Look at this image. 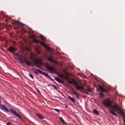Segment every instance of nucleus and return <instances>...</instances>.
<instances>
[{"label": "nucleus", "mask_w": 125, "mask_h": 125, "mask_svg": "<svg viewBox=\"0 0 125 125\" xmlns=\"http://www.w3.org/2000/svg\"><path fill=\"white\" fill-rule=\"evenodd\" d=\"M40 37L43 41H45L46 40V39L45 37L42 35H40Z\"/></svg>", "instance_id": "15"}, {"label": "nucleus", "mask_w": 125, "mask_h": 125, "mask_svg": "<svg viewBox=\"0 0 125 125\" xmlns=\"http://www.w3.org/2000/svg\"><path fill=\"white\" fill-rule=\"evenodd\" d=\"M11 124V123L10 122H9L7 123V125H10Z\"/></svg>", "instance_id": "35"}, {"label": "nucleus", "mask_w": 125, "mask_h": 125, "mask_svg": "<svg viewBox=\"0 0 125 125\" xmlns=\"http://www.w3.org/2000/svg\"><path fill=\"white\" fill-rule=\"evenodd\" d=\"M112 101L109 99L107 98L104 101L103 104L104 107H108L110 109L109 112L111 114L118 117L116 114L111 109H113L114 110H116L117 108L118 107V104L116 103H115L113 105H112Z\"/></svg>", "instance_id": "1"}, {"label": "nucleus", "mask_w": 125, "mask_h": 125, "mask_svg": "<svg viewBox=\"0 0 125 125\" xmlns=\"http://www.w3.org/2000/svg\"><path fill=\"white\" fill-rule=\"evenodd\" d=\"M63 77L65 78V79L66 80H67L69 79V77L67 76H65V75Z\"/></svg>", "instance_id": "24"}, {"label": "nucleus", "mask_w": 125, "mask_h": 125, "mask_svg": "<svg viewBox=\"0 0 125 125\" xmlns=\"http://www.w3.org/2000/svg\"><path fill=\"white\" fill-rule=\"evenodd\" d=\"M52 87H54V88L56 90H57V87L55 86L54 85H53V84H52Z\"/></svg>", "instance_id": "28"}, {"label": "nucleus", "mask_w": 125, "mask_h": 125, "mask_svg": "<svg viewBox=\"0 0 125 125\" xmlns=\"http://www.w3.org/2000/svg\"><path fill=\"white\" fill-rule=\"evenodd\" d=\"M65 74L67 75H68V76H70L71 75H70V73H67V72H66L65 73Z\"/></svg>", "instance_id": "29"}, {"label": "nucleus", "mask_w": 125, "mask_h": 125, "mask_svg": "<svg viewBox=\"0 0 125 125\" xmlns=\"http://www.w3.org/2000/svg\"><path fill=\"white\" fill-rule=\"evenodd\" d=\"M15 55L17 57V59L22 63H25L28 66H33L34 65V63L26 60L25 58L22 56H21L17 53H16L15 54Z\"/></svg>", "instance_id": "3"}, {"label": "nucleus", "mask_w": 125, "mask_h": 125, "mask_svg": "<svg viewBox=\"0 0 125 125\" xmlns=\"http://www.w3.org/2000/svg\"><path fill=\"white\" fill-rule=\"evenodd\" d=\"M36 49L37 50V51H38V52L39 53H40V52L39 49L38 48L36 47Z\"/></svg>", "instance_id": "26"}, {"label": "nucleus", "mask_w": 125, "mask_h": 125, "mask_svg": "<svg viewBox=\"0 0 125 125\" xmlns=\"http://www.w3.org/2000/svg\"><path fill=\"white\" fill-rule=\"evenodd\" d=\"M15 23L17 25V27H19V25L22 26L23 25L22 23L19 22L18 21H16L15 22Z\"/></svg>", "instance_id": "13"}, {"label": "nucleus", "mask_w": 125, "mask_h": 125, "mask_svg": "<svg viewBox=\"0 0 125 125\" xmlns=\"http://www.w3.org/2000/svg\"><path fill=\"white\" fill-rule=\"evenodd\" d=\"M12 118V117H9V118Z\"/></svg>", "instance_id": "39"}, {"label": "nucleus", "mask_w": 125, "mask_h": 125, "mask_svg": "<svg viewBox=\"0 0 125 125\" xmlns=\"http://www.w3.org/2000/svg\"><path fill=\"white\" fill-rule=\"evenodd\" d=\"M59 118L60 119V120L63 123H65V122L64 120L62 119L61 117H60Z\"/></svg>", "instance_id": "23"}, {"label": "nucleus", "mask_w": 125, "mask_h": 125, "mask_svg": "<svg viewBox=\"0 0 125 125\" xmlns=\"http://www.w3.org/2000/svg\"><path fill=\"white\" fill-rule=\"evenodd\" d=\"M44 75H45L48 77L51 81H53V82H54V80L52 78H51L50 76L48 75L47 74L45 73Z\"/></svg>", "instance_id": "17"}, {"label": "nucleus", "mask_w": 125, "mask_h": 125, "mask_svg": "<svg viewBox=\"0 0 125 125\" xmlns=\"http://www.w3.org/2000/svg\"><path fill=\"white\" fill-rule=\"evenodd\" d=\"M86 90L88 92H91V89H86Z\"/></svg>", "instance_id": "31"}, {"label": "nucleus", "mask_w": 125, "mask_h": 125, "mask_svg": "<svg viewBox=\"0 0 125 125\" xmlns=\"http://www.w3.org/2000/svg\"><path fill=\"white\" fill-rule=\"evenodd\" d=\"M64 76V75H62V74L58 75V76L59 77H63Z\"/></svg>", "instance_id": "27"}, {"label": "nucleus", "mask_w": 125, "mask_h": 125, "mask_svg": "<svg viewBox=\"0 0 125 125\" xmlns=\"http://www.w3.org/2000/svg\"><path fill=\"white\" fill-rule=\"evenodd\" d=\"M34 72L35 73L37 74H39V73H38V72H39L41 74L43 75L45 73V72H43L42 71L38 69H36Z\"/></svg>", "instance_id": "9"}, {"label": "nucleus", "mask_w": 125, "mask_h": 125, "mask_svg": "<svg viewBox=\"0 0 125 125\" xmlns=\"http://www.w3.org/2000/svg\"><path fill=\"white\" fill-rule=\"evenodd\" d=\"M67 82L69 83L73 84L75 86V87L78 90H83L84 89V84L79 83L73 79H71L67 81Z\"/></svg>", "instance_id": "2"}, {"label": "nucleus", "mask_w": 125, "mask_h": 125, "mask_svg": "<svg viewBox=\"0 0 125 125\" xmlns=\"http://www.w3.org/2000/svg\"><path fill=\"white\" fill-rule=\"evenodd\" d=\"M47 59L50 61L52 62H54V61L53 59V58L51 57H48L47 58Z\"/></svg>", "instance_id": "20"}, {"label": "nucleus", "mask_w": 125, "mask_h": 125, "mask_svg": "<svg viewBox=\"0 0 125 125\" xmlns=\"http://www.w3.org/2000/svg\"><path fill=\"white\" fill-rule=\"evenodd\" d=\"M0 108L2 110L8 113L10 112L9 109L3 104H0Z\"/></svg>", "instance_id": "7"}, {"label": "nucleus", "mask_w": 125, "mask_h": 125, "mask_svg": "<svg viewBox=\"0 0 125 125\" xmlns=\"http://www.w3.org/2000/svg\"><path fill=\"white\" fill-rule=\"evenodd\" d=\"M84 93H85L86 95H88L89 94V93H88L85 91H84Z\"/></svg>", "instance_id": "32"}, {"label": "nucleus", "mask_w": 125, "mask_h": 125, "mask_svg": "<svg viewBox=\"0 0 125 125\" xmlns=\"http://www.w3.org/2000/svg\"><path fill=\"white\" fill-rule=\"evenodd\" d=\"M29 76L31 77V78H32V79H33L34 78L33 76L31 74H29Z\"/></svg>", "instance_id": "25"}, {"label": "nucleus", "mask_w": 125, "mask_h": 125, "mask_svg": "<svg viewBox=\"0 0 125 125\" xmlns=\"http://www.w3.org/2000/svg\"><path fill=\"white\" fill-rule=\"evenodd\" d=\"M65 106L66 107V108H67L68 107V106H67L66 105H65Z\"/></svg>", "instance_id": "37"}, {"label": "nucleus", "mask_w": 125, "mask_h": 125, "mask_svg": "<svg viewBox=\"0 0 125 125\" xmlns=\"http://www.w3.org/2000/svg\"><path fill=\"white\" fill-rule=\"evenodd\" d=\"M93 113L96 115H98L99 114V112L96 110L94 109L93 110Z\"/></svg>", "instance_id": "16"}, {"label": "nucleus", "mask_w": 125, "mask_h": 125, "mask_svg": "<svg viewBox=\"0 0 125 125\" xmlns=\"http://www.w3.org/2000/svg\"><path fill=\"white\" fill-rule=\"evenodd\" d=\"M54 83H56V82H55L54 81Z\"/></svg>", "instance_id": "40"}, {"label": "nucleus", "mask_w": 125, "mask_h": 125, "mask_svg": "<svg viewBox=\"0 0 125 125\" xmlns=\"http://www.w3.org/2000/svg\"><path fill=\"white\" fill-rule=\"evenodd\" d=\"M40 63V62L37 60L35 61L34 62V65L36 66L37 67L40 68V65L39 64Z\"/></svg>", "instance_id": "12"}, {"label": "nucleus", "mask_w": 125, "mask_h": 125, "mask_svg": "<svg viewBox=\"0 0 125 125\" xmlns=\"http://www.w3.org/2000/svg\"><path fill=\"white\" fill-rule=\"evenodd\" d=\"M37 116L39 117L41 119H43V117L42 116L40 115L39 114H36Z\"/></svg>", "instance_id": "21"}, {"label": "nucleus", "mask_w": 125, "mask_h": 125, "mask_svg": "<svg viewBox=\"0 0 125 125\" xmlns=\"http://www.w3.org/2000/svg\"><path fill=\"white\" fill-rule=\"evenodd\" d=\"M37 91L39 93H40V92L39 91V90H38Z\"/></svg>", "instance_id": "36"}, {"label": "nucleus", "mask_w": 125, "mask_h": 125, "mask_svg": "<svg viewBox=\"0 0 125 125\" xmlns=\"http://www.w3.org/2000/svg\"><path fill=\"white\" fill-rule=\"evenodd\" d=\"M114 111H116L117 112H118V111H119L120 114L121 115H124H124V114L123 112L122 111V110L120 109L119 108V107L118 105V107L117 108V110H114Z\"/></svg>", "instance_id": "14"}, {"label": "nucleus", "mask_w": 125, "mask_h": 125, "mask_svg": "<svg viewBox=\"0 0 125 125\" xmlns=\"http://www.w3.org/2000/svg\"><path fill=\"white\" fill-rule=\"evenodd\" d=\"M10 111L14 115H15L19 118L20 120L21 121L22 120V117L15 110L11 108L10 109Z\"/></svg>", "instance_id": "6"}, {"label": "nucleus", "mask_w": 125, "mask_h": 125, "mask_svg": "<svg viewBox=\"0 0 125 125\" xmlns=\"http://www.w3.org/2000/svg\"><path fill=\"white\" fill-rule=\"evenodd\" d=\"M55 111H56L57 112H59V114H60V112L59 110L58 109H55Z\"/></svg>", "instance_id": "30"}, {"label": "nucleus", "mask_w": 125, "mask_h": 125, "mask_svg": "<svg viewBox=\"0 0 125 125\" xmlns=\"http://www.w3.org/2000/svg\"><path fill=\"white\" fill-rule=\"evenodd\" d=\"M13 43H15V42H14V41H13Z\"/></svg>", "instance_id": "38"}, {"label": "nucleus", "mask_w": 125, "mask_h": 125, "mask_svg": "<svg viewBox=\"0 0 125 125\" xmlns=\"http://www.w3.org/2000/svg\"><path fill=\"white\" fill-rule=\"evenodd\" d=\"M124 121H125V120H124Z\"/></svg>", "instance_id": "41"}, {"label": "nucleus", "mask_w": 125, "mask_h": 125, "mask_svg": "<svg viewBox=\"0 0 125 125\" xmlns=\"http://www.w3.org/2000/svg\"><path fill=\"white\" fill-rule=\"evenodd\" d=\"M55 79L56 80L59 82L60 80V79L58 77H55Z\"/></svg>", "instance_id": "22"}, {"label": "nucleus", "mask_w": 125, "mask_h": 125, "mask_svg": "<svg viewBox=\"0 0 125 125\" xmlns=\"http://www.w3.org/2000/svg\"><path fill=\"white\" fill-rule=\"evenodd\" d=\"M72 93L73 94L75 95V96L77 99H79L80 95L79 93L75 92L74 90L73 91Z\"/></svg>", "instance_id": "10"}, {"label": "nucleus", "mask_w": 125, "mask_h": 125, "mask_svg": "<svg viewBox=\"0 0 125 125\" xmlns=\"http://www.w3.org/2000/svg\"><path fill=\"white\" fill-rule=\"evenodd\" d=\"M98 87L101 91V92L100 93V95L101 97H104L105 96L102 93L105 94L109 92L110 91V88H108L105 89L100 85H99Z\"/></svg>", "instance_id": "4"}, {"label": "nucleus", "mask_w": 125, "mask_h": 125, "mask_svg": "<svg viewBox=\"0 0 125 125\" xmlns=\"http://www.w3.org/2000/svg\"><path fill=\"white\" fill-rule=\"evenodd\" d=\"M68 97L69 99H70L72 102H73V103L75 102V101L73 98L71 97L70 96H68Z\"/></svg>", "instance_id": "19"}, {"label": "nucleus", "mask_w": 125, "mask_h": 125, "mask_svg": "<svg viewBox=\"0 0 125 125\" xmlns=\"http://www.w3.org/2000/svg\"><path fill=\"white\" fill-rule=\"evenodd\" d=\"M7 50L8 51L12 53L14 52L16 50V48L11 46H10L9 48H7Z\"/></svg>", "instance_id": "8"}, {"label": "nucleus", "mask_w": 125, "mask_h": 125, "mask_svg": "<svg viewBox=\"0 0 125 125\" xmlns=\"http://www.w3.org/2000/svg\"><path fill=\"white\" fill-rule=\"evenodd\" d=\"M43 42V41L41 42L39 41V43L40 44L43 46L44 47L46 48L47 49H49L50 48L48 46H47L44 43V42Z\"/></svg>", "instance_id": "11"}, {"label": "nucleus", "mask_w": 125, "mask_h": 125, "mask_svg": "<svg viewBox=\"0 0 125 125\" xmlns=\"http://www.w3.org/2000/svg\"><path fill=\"white\" fill-rule=\"evenodd\" d=\"M49 64L47 63L44 65V67L48 69L49 72L52 73L55 71L54 68L51 66H49Z\"/></svg>", "instance_id": "5"}, {"label": "nucleus", "mask_w": 125, "mask_h": 125, "mask_svg": "<svg viewBox=\"0 0 125 125\" xmlns=\"http://www.w3.org/2000/svg\"><path fill=\"white\" fill-rule=\"evenodd\" d=\"M30 38L31 39H32V40H33V39H34V38H34V37L33 36H31H31H30Z\"/></svg>", "instance_id": "33"}, {"label": "nucleus", "mask_w": 125, "mask_h": 125, "mask_svg": "<svg viewBox=\"0 0 125 125\" xmlns=\"http://www.w3.org/2000/svg\"><path fill=\"white\" fill-rule=\"evenodd\" d=\"M33 42L35 43H39V40L37 39H36L34 38L33 39Z\"/></svg>", "instance_id": "18"}, {"label": "nucleus", "mask_w": 125, "mask_h": 125, "mask_svg": "<svg viewBox=\"0 0 125 125\" xmlns=\"http://www.w3.org/2000/svg\"><path fill=\"white\" fill-rule=\"evenodd\" d=\"M59 82L61 83H62V84H63L64 83V82L63 81H62L61 80H60V81Z\"/></svg>", "instance_id": "34"}]
</instances>
